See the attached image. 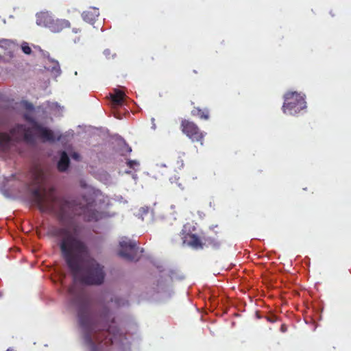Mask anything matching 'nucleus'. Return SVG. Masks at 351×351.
<instances>
[{
  "mask_svg": "<svg viewBox=\"0 0 351 351\" xmlns=\"http://www.w3.org/2000/svg\"><path fill=\"white\" fill-rule=\"evenodd\" d=\"M68 292L72 303L77 307L80 324L87 330L84 341L90 347V351H100L110 346L113 343V338L110 335L117 329L108 326V328L97 333L95 327L92 326L90 317V302L87 294L75 284L69 287Z\"/></svg>",
  "mask_w": 351,
  "mask_h": 351,
  "instance_id": "obj_3",
  "label": "nucleus"
},
{
  "mask_svg": "<svg viewBox=\"0 0 351 351\" xmlns=\"http://www.w3.org/2000/svg\"><path fill=\"white\" fill-rule=\"evenodd\" d=\"M22 51L25 54H30L32 53V49L27 43H24L21 45Z\"/></svg>",
  "mask_w": 351,
  "mask_h": 351,
  "instance_id": "obj_16",
  "label": "nucleus"
},
{
  "mask_svg": "<svg viewBox=\"0 0 351 351\" xmlns=\"http://www.w3.org/2000/svg\"><path fill=\"white\" fill-rule=\"evenodd\" d=\"M48 234L56 239L61 256L75 280L88 285L103 283L104 267L90 256L88 247L78 237L77 226H52Z\"/></svg>",
  "mask_w": 351,
  "mask_h": 351,
  "instance_id": "obj_1",
  "label": "nucleus"
},
{
  "mask_svg": "<svg viewBox=\"0 0 351 351\" xmlns=\"http://www.w3.org/2000/svg\"><path fill=\"white\" fill-rule=\"evenodd\" d=\"M111 322H114V318H112Z\"/></svg>",
  "mask_w": 351,
  "mask_h": 351,
  "instance_id": "obj_28",
  "label": "nucleus"
},
{
  "mask_svg": "<svg viewBox=\"0 0 351 351\" xmlns=\"http://www.w3.org/2000/svg\"><path fill=\"white\" fill-rule=\"evenodd\" d=\"M36 23L40 26L48 28L53 33H59L63 29L69 28L70 22L66 19H55L49 12H40L36 14Z\"/></svg>",
  "mask_w": 351,
  "mask_h": 351,
  "instance_id": "obj_6",
  "label": "nucleus"
},
{
  "mask_svg": "<svg viewBox=\"0 0 351 351\" xmlns=\"http://www.w3.org/2000/svg\"><path fill=\"white\" fill-rule=\"evenodd\" d=\"M6 351H16V350L12 348H9L6 350Z\"/></svg>",
  "mask_w": 351,
  "mask_h": 351,
  "instance_id": "obj_25",
  "label": "nucleus"
},
{
  "mask_svg": "<svg viewBox=\"0 0 351 351\" xmlns=\"http://www.w3.org/2000/svg\"><path fill=\"white\" fill-rule=\"evenodd\" d=\"M281 330H282V332H285V331H286V326H285V324H282V325L281 326Z\"/></svg>",
  "mask_w": 351,
  "mask_h": 351,
  "instance_id": "obj_24",
  "label": "nucleus"
},
{
  "mask_svg": "<svg viewBox=\"0 0 351 351\" xmlns=\"http://www.w3.org/2000/svg\"><path fill=\"white\" fill-rule=\"evenodd\" d=\"M70 164V159L66 152H61L60 158L58 162L57 168L59 171L64 172L66 171Z\"/></svg>",
  "mask_w": 351,
  "mask_h": 351,
  "instance_id": "obj_12",
  "label": "nucleus"
},
{
  "mask_svg": "<svg viewBox=\"0 0 351 351\" xmlns=\"http://www.w3.org/2000/svg\"><path fill=\"white\" fill-rule=\"evenodd\" d=\"M121 250L119 254L128 261H137L139 258L138 247L134 241L123 240L120 242Z\"/></svg>",
  "mask_w": 351,
  "mask_h": 351,
  "instance_id": "obj_8",
  "label": "nucleus"
},
{
  "mask_svg": "<svg viewBox=\"0 0 351 351\" xmlns=\"http://www.w3.org/2000/svg\"><path fill=\"white\" fill-rule=\"evenodd\" d=\"M268 321H269L270 322H274L276 321V319L274 317H268L267 318Z\"/></svg>",
  "mask_w": 351,
  "mask_h": 351,
  "instance_id": "obj_21",
  "label": "nucleus"
},
{
  "mask_svg": "<svg viewBox=\"0 0 351 351\" xmlns=\"http://www.w3.org/2000/svg\"><path fill=\"white\" fill-rule=\"evenodd\" d=\"M99 15V10L95 8L84 11L82 14L84 21L91 24L94 23Z\"/></svg>",
  "mask_w": 351,
  "mask_h": 351,
  "instance_id": "obj_11",
  "label": "nucleus"
},
{
  "mask_svg": "<svg viewBox=\"0 0 351 351\" xmlns=\"http://www.w3.org/2000/svg\"><path fill=\"white\" fill-rule=\"evenodd\" d=\"M177 167L179 169H181L184 167V162L182 160H180L177 161Z\"/></svg>",
  "mask_w": 351,
  "mask_h": 351,
  "instance_id": "obj_20",
  "label": "nucleus"
},
{
  "mask_svg": "<svg viewBox=\"0 0 351 351\" xmlns=\"http://www.w3.org/2000/svg\"><path fill=\"white\" fill-rule=\"evenodd\" d=\"M125 97V93L122 90L117 89L114 90V94L110 95L111 101L112 102V104L114 106L122 105Z\"/></svg>",
  "mask_w": 351,
  "mask_h": 351,
  "instance_id": "obj_13",
  "label": "nucleus"
},
{
  "mask_svg": "<svg viewBox=\"0 0 351 351\" xmlns=\"http://www.w3.org/2000/svg\"><path fill=\"white\" fill-rule=\"evenodd\" d=\"M73 32L74 33H78V32H81V29H77V28H73Z\"/></svg>",
  "mask_w": 351,
  "mask_h": 351,
  "instance_id": "obj_23",
  "label": "nucleus"
},
{
  "mask_svg": "<svg viewBox=\"0 0 351 351\" xmlns=\"http://www.w3.org/2000/svg\"><path fill=\"white\" fill-rule=\"evenodd\" d=\"M32 202L40 212L56 215L60 222L71 215H83L87 221H96L100 217V213L95 209V201L85 196L70 202L58 197L53 187L42 191L35 189L32 191Z\"/></svg>",
  "mask_w": 351,
  "mask_h": 351,
  "instance_id": "obj_2",
  "label": "nucleus"
},
{
  "mask_svg": "<svg viewBox=\"0 0 351 351\" xmlns=\"http://www.w3.org/2000/svg\"><path fill=\"white\" fill-rule=\"evenodd\" d=\"M138 165L139 163L136 160H129L127 162V165L131 169H134V167L138 166Z\"/></svg>",
  "mask_w": 351,
  "mask_h": 351,
  "instance_id": "obj_17",
  "label": "nucleus"
},
{
  "mask_svg": "<svg viewBox=\"0 0 351 351\" xmlns=\"http://www.w3.org/2000/svg\"><path fill=\"white\" fill-rule=\"evenodd\" d=\"M11 141V137L10 134L7 133L0 134V148L5 149L8 147Z\"/></svg>",
  "mask_w": 351,
  "mask_h": 351,
  "instance_id": "obj_15",
  "label": "nucleus"
},
{
  "mask_svg": "<svg viewBox=\"0 0 351 351\" xmlns=\"http://www.w3.org/2000/svg\"><path fill=\"white\" fill-rule=\"evenodd\" d=\"M32 124L31 128H26L23 125H18L12 130V133L15 131L23 132L24 141L32 145L36 144V136L39 137L43 142H54L56 138L53 132L43 126L40 123L32 118H27Z\"/></svg>",
  "mask_w": 351,
  "mask_h": 351,
  "instance_id": "obj_4",
  "label": "nucleus"
},
{
  "mask_svg": "<svg viewBox=\"0 0 351 351\" xmlns=\"http://www.w3.org/2000/svg\"><path fill=\"white\" fill-rule=\"evenodd\" d=\"M306 108L304 95L296 91L288 92L284 96L282 110L285 114L295 115Z\"/></svg>",
  "mask_w": 351,
  "mask_h": 351,
  "instance_id": "obj_5",
  "label": "nucleus"
},
{
  "mask_svg": "<svg viewBox=\"0 0 351 351\" xmlns=\"http://www.w3.org/2000/svg\"><path fill=\"white\" fill-rule=\"evenodd\" d=\"M128 151L130 152L132 151V149L130 147V148L128 149Z\"/></svg>",
  "mask_w": 351,
  "mask_h": 351,
  "instance_id": "obj_27",
  "label": "nucleus"
},
{
  "mask_svg": "<svg viewBox=\"0 0 351 351\" xmlns=\"http://www.w3.org/2000/svg\"><path fill=\"white\" fill-rule=\"evenodd\" d=\"M104 320H108L110 318V312L108 310H106L104 313L101 315Z\"/></svg>",
  "mask_w": 351,
  "mask_h": 351,
  "instance_id": "obj_18",
  "label": "nucleus"
},
{
  "mask_svg": "<svg viewBox=\"0 0 351 351\" xmlns=\"http://www.w3.org/2000/svg\"><path fill=\"white\" fill-rule=\"evenodd\" d=\"M191 115L197 117L201 119L207 120L209 119V111L208 109H201L199 107H194L191 110Z\"/></svg>",
  "mask_w": 351,
  "mask_h": 351,
  "instance_id": "obj_14",
  "label": "nucleus"
},
{
  "mask_svg": "<svg viewBox=\"0 0 351 351\" xmlns=\"http://www.w3.org/2000/svg\"><path fill=\"white\" fill-rule=\"evenodd\" d=\"M149 212V208L148 207H142L140 209V213L141 215H146Z\"/></svg>",
  "mask_w": 351,
  "mask_h": 351,
  "instance_id": "obj_19",
  "label": "nucleus"
},
{
  "mask_svg": "<svg viewBox=\"0 0 351 351\" xmlns=\"http://www.w3.org/2000/svg\"><path fill=\"white\" fill-rule=\"evenodd\" d=\"M180 234L184 245L195 250L202 249V241L197 235L191 233L190 224L184 225Z\"/></svg>",
  "mask_w": 351,
  "mask_h": 351,
  "instance_id": "obj_9",
  "label": "nucleus"
},
{
  "mask_svg": "<svg viewBox=\"0 0 351 351\" xmlns=\"http://www.w3.org/2000/svg\"><path fill=\"white\" fill-rule=\"evenodd\" d=\"M202 248L204 246L218 249L221 245V241L213 235L204 236L202 238Z\"/></svg>",
  "mask_w": 351,
  "mask_h": 351,
  "instance_id": "obj_10",
  "label": "nucleus"
},
{
  "mask_svg": "<svg viewBox=\"0 0 351 351\" xmlns=\"http://www.w3.org/2000/svg\"><path fill=\"white\" fill-rule=\"evenodd\" d=\"M79 157H80V156L77 153H74L73 154V158L75 159H78Z\"/></svg>",
  "mask_w": 351,
  "mask_h": 351,
  "instance_id": "obj_22",
  "label": "nucleus"
},
{
  "mask_svg": "<svg viewBox=\"0 0 351 351\" xmlns=\"http://www.w3.org/2000/svg\"><path fill=\"white\" fill-rule=\"evenodd\" d=\"M29 106L28 108H33V106H32V104H29Z\"/></svg>",
  "mask_w": 351,
  "mask_h": 351,
  "instance_id": "obj_26",
  "label": "nucleus"
},
{
  "mask_svg": "<svg viewBox=\"0 0 351 351\" xmlns=\"http://www.w3.org/2000/svg\"><path fill=\"white\" fill-rule=\"evenodd\" d=\"M180 128L182 132L193 142H198L202 145H203L206 133L202 132L196 123L189 120L183 119L181 121Z\"/></svg>",
  "mask_w": 351,
  "mask_h": 351,
  "instance_id": "obj_7",
  "label": "nucleus"
}]
</instances>
